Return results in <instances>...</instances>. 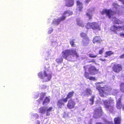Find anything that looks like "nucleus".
I'll return each mask as SVG.
<instances>
[{"mask_svg": "<svg viewBox=\"0 0 124 124\" xmlns=\"http://www.w3.org/2000/svg\"><path fill=\"white\" fill-rule=\"evenodd\" d=\"M122 108L123 110H124V104L122 107Z\"/></svg>", "mask_w": 124, "mask_h": 124, "instance_id": "obj_45", "label": "nucleus"}, {"mask_svg": "<svg viewBox=\"0 0 124 124\" xmlns=\"http://www.w3.org/2000/svg\"><path fill=\"white\" fill-rule=\"evenodd\" d=\"M65 6L68 7H70L73 6L74 3V0H65Z\"/></svg>", "mask_w": 124, "mask_h": 124, "instance_id": "obj_15", "label": "nucleus"}, {"mask_svg": "<svg viewBox=\"0 0 124 124\" xmlns=\"http://www.w3.org/2000/svg\"><path fill=\"white\" fill-rule=\"evenodd\" d=\"M91 0H85V2L87 3H88Z\"/></svg>", "mask_w": 124, "mask_h": 124, "instance_id": "obj_40", "label": "nucleus"}, {"mask_svg": "<svg viewBox=\"0 0 124 124\" xmlns=\"http://www.w3.org/2000/svg\"><path fill=\"white\" fill-rule=\"evenodd\" d=\"M94 98V96L92 95V96L91 98L89 99V101L90 102L89 104L91 105H93V104Z\"/></svg>", "mask_w": 124, "mask_h": 124, "instance_id": "obj_24", "label": "nucleus"}, {"mask_svg": "<svg viewBox=\"0 0 124 124\" xmlns=\"http://www.w3.org/2000/svg\"><path fill=\"white\" fill-rule=\"evenodd\" d=\"M104 48H103L100 50L99 52V54H101L103 52V50H104Z\"/></svg>", "mask_w": 124, "mask_h": 124, "instance_id": "obj_36", "label": "nucleus"}, {"mask_svg": "<svg viewBox=\"0 0 124 124\" xmlns=\"http://www.w3.org/2000/svg\"><path fill=\"white\" fill-rule=\"evenodd\" d=\"M121 120V117L120 116L115 118L114 119L115 124H120Z\"/></svg>", "mask_w": 124, "mask_h": 124, "instance_id": "obj_18", "label": "nucleus"}, {"mask_svg": "<svg viewBox=\"0 0 124 124\" xmlns=\"http://www.w3.org/2000/svg\"><path fill=\"white\" fill-rule=\"evenodd\" d=\"M77 23L78 25L79 26L83 27L84 26V23L82 22L78 21H77Z\"/></svg>", "mask_w": 124, "mask_h": 124, "instance_id": "obj_31", "label": "nucleus"}, {"mask_svg": "<svg viewBox=\"0 0 124 124\" xmlns=\"http://www.w3.org/2000/svg\"><path fill=\"white\" fill-rule=\"evenodd\" d=\"M88 71L90 74L92 75H94L99 72V70L97 69L93 66H92L89 68Z\"/></svg>", "mask_w": 124, "mask_h": 124, "instance_id": "obj_12", "label": "nucleus"}, {"mask_svg": "<svg viewBox=\"0 0 124 124\" xmlns=\"http://www.w3.org/2000/svg\"><path fill=\"white\" fill-rule=\"evenodd\" d=\"M79 8V10L80 11H81L82 10V9L83 8V7L82 6V5L79 6L78 7Z\"/></svg>", "mask_w": 124, "mask_h": 124, "instance_id": "obj_37", "label": "nucleus"}, {"mask_svg": "<svg viewBox=\"0 0 124 124\" xmlns=\"http://www.w3.org/2000/svg\"><path fill=\"white\" fill-rule=\"evenodd\" d=\"M62 54L63 58L66 59L70 55H71L73 57L75 56L76 58L79 57V54L76 49L73 48L65 50L62 51Z\"/></svg>", "mask_w": 124, "mask_h": 124, "instance_id": "obj_1", "label": "nucleus"}, {"mask_svg": "<svg viewBox=\"0 0 124 124\" xmlns=\"http://www.w3.org/2000/svg\"><path fill=\"white\" fill-rule=\"evenodd\" d=\"M114 54V52L111 51H106L105 52L106 55L105 56V57H107L108 56H110Z\"/></svg>", "mask_w": 124, "mask_h": 124, "instance_id": "obj_21", "label": "nucleus"}, {"mask_svg": "<svg viewBox=\"0 0 124 124\" xmlns=\"http://www.w3.org/2000/svg\"><path fill=\"white\" fill-rule=\"evenodd\" d=\"M72 14L73 12L72 11L69 10L65 11L63 13L62 16L61 17L57 19H54L53 23L54 24H58L60 22L64 20L67 16H69Z\"/></svg>", "mask_w": 124, "mask_h": 124, "instance_id": "obj_5", "label": "nucleus"}, {"mask_svg": "<svg viewBox=\"0 0 124 124\" xmlns=\"http://www.w3.org/2000/svg\"><path fill=\"white\" fill-rule=\"evenodd\" d=\"M110 123L111 124H113L112 122H111Z\"/></svg>", "mask_w": 124, "mask_h": 124, "instance_id": "obj_47", "label": "nucleus"}, {"mask_svg": "<svg viewBox=\"0 0 124 124\" xmlns=\"http://www.w3.org/2000/svg\"><path fill=\"white\" fill-rule=\"evenodd\" d=\"M88 65H86V66H84V70H86V69H87V66Z\"/></svg>", "mask_w": 124, "mask_h": 124, "instance_id": "obj_42", "label": "nucleus"}, {"mask_svg": "<svg viewBox=\"0 0 124 124\" xmlns=\"http://www.w3.org/2000/svg\"><path fill=\"white\" fill-rule=\"evenodd\" d=\"M53 108L52 107H49V108L47 109L46 110V116H49L50 115V113L49 112L52 110Z\"/></svg>", "mask_w": 124, "mask_h": 124, "instance_id": "obj_25", "label": "nucleus"}, {"mask_svg": "<svg viewBox=\"0 0 124 124\" xmlns=\"http://www.w3.org/2000/svg\"><path fill=\"white\" fill-rule=\"evenodd\" d=\"M84 76L87 79H88L90 77L89 74L86 71L85 72L84 74Z\"/></svg>", "mask_w": 124, "mask_h": 124, "instance_id": "obj_30", "label": "nucleus"}, {"mask_svg": "<svg viewBox=\"0 0 124 124\" xmlns=\"http://www.w3.org/2000/svg\"><path fill=\"white\" fill-rule=\"evenodd\" d=\"M77 5L78 6H80L82 5V3L79 0L77 1Z\"/></svg>", "mask_w": 124, "mask_h": 124, "instance_id": "obj_35", "label": "nucleus"}, {"mask_svg": "<svg viewBox=\"0 0 124 124\" xmlns=\"http://www.w3.org/2000/svg\"><path fill=\"white\" fill-rule=\"evenodd\" d=\"M112 69L114 72L118 73L122 70V66L121 64L114 63L112 67Z\"/></svg>", "mask_w": 124, "mask_h": 124, "instance_id": "obj_9", "label": "nucleus"}, {"mask_svg": "<svg viewBox=\"0 0 124 124\" xmlns=\"http://www.w3.org/2000/svg\"><path fill=\"white\" fill-rule=\"evenodd\" d=\"M85 27L88 29L91 28L93 30L99 31L101 30L100 26L96 22L88 23L86 25Z\"/></svg>", "mask_w": 124, "mask_h": 124, "instance_id": "obj_7", "label": "nucleus"}, {"mask_svg": "<svg viewBox=\"0 0 124 124\" xmlns=\"http://www.w3.org/2000/svg\"><path fill=\"white\" fill-rule=\"evenodd\" d=\"M104 108L110 113L113 112L114 109V105H110V104H114V100L112 99H110L108 100H106L103 101Z\"/></svg>", "mask_w": 124, "mask_h": 124, "instance_id": "obj_4", "label": "nucleus"}, {"mask_svg": "<svg viewBox=\"0 0 124 124\" xmlns=\"http://www.w3.org/2000/svg\"><path fill=\"white\" fill-rule=\"evenodd\" d=\"M50 101V99L47 97H46L44 100L42 104L44 105L45 104L48 103Z\"/></svg>", "mask_w": 124, "mask_h": 124, "instance_id": "obj_23", "label": "nucleus"}, {"mask_svg": "<svg viewBox=\"0 0 124 124\" xmlns=\"http://www.w3.org/2000/svg\"><path fill=\"white\" fill-rule=\"evenodd\" d=\"M80 36L83 39L82 41V44L84 46L88 44L89 41V39L87 37L86 34L83 32H82L80 33Z\"/></svg>", "mask_w": 124, "mask_h": 124, "instance_id": "obj_10", "label": "nucleus"}, {"mask_svg": "<svg viewBox=\"0 0 124 124\" xmlns=\"http://www.w3.org/2000/svg\"><path fill=\"white\" fill-rule=\"evenodd\" d=\"M75 39H73L71 40L70 41V44L71 46L74 47L75 46Z\"/></svg>", "mask_w": 124, "mask_h": 124, "instance_id": "obj_29", "label": "nucleus"}, {"mask_svg": "<svg viewBox=\"0 0 124 124\" xmlns=\"http://www.w3.org/2000/svg\"><path fill=\"white\" fill-rule=\"evenodd\" d=\"M38 124H40V121H38Z\"/></svg>", "mask_w": 124, "mask_h": 124, "instance_id": "obj_46", "label": "nucleus"}, {"mask_svg": "<svg viewBox=\"0 0 124 124\" xmlns=\"http://www.w3.org/2000/svg\"><path fill=\"white\" fill-rule=\"evenodd\" d=\"M93 41L94 43H100L102 41V40L100 36H96L94 37Z\"/></svg>", "mask_w": 124, "mask_h": 124, "instance_id": "obj_16", "label": "nucleus"}, {"mask_svg": "<svg viewBox=\"0 0 124 124\" xmlns=\"http://www.w3.org/2000/svg\"><path fill=\"white\" fill-rule=\"evenodd\" d=\"M46 108L43 107H40L39 109V112L41 114H44L46 111Z\"/></svg>", "mask_w": 124, "mask_h": 124, "instance_id": "obj_20", "label": "nucleus"}, {"mask_svg": "<svg viewBox=\"0 0 124 124\" xmlns=\"http://www.w3.org/2000/svg\"><path fill=\"white\" fill-rule=\"evenodd\" d=\"M96 89L98 90L99 94L101 97H104V94H106L107 92H109L110 91V89L108 87L106 86L101 87L100 85L96 86Z\"/></svg>", "mask_w": 124, "mask_h": 124, "instance_id": "obj_6", "label": "nucleus"}, {"mask_svg": "<svg viewBox=\"0 0 124 124\" xmlns=\"http://www.w3.org/2000/svg\"><path fill=\"white\" fill-rule=\"evenodd\" d=\"M95 62V60H94V59H92L91 60L89 61L88 62Z\"/></svg>", "mask_w": 124, "mask_h": 124, "instance_id": "obj_39", "label": "nucleus"}, {"mask_svg": "<svg viewBox=\"0 0 124 124\" xmlns=\"http://www.w3.org/2000/svg\"><path fill=\"white\" fill-rule=\"evenodd\" d=\"M74 93V91L69 92L67 95L66 97L64 99H62L59 100L57 102V106L59 108H61L62 107V106H64L65 104L63 102H66L68 99H71L73 96Z\"/></svg>", "mask_w": 124, "mask_h": 124, "instance_id": "obj_3", "label": "nucleus"}, {"mask_svg": "<svg viewBox=\"0 0 124 124\" xmlns=\"http://www.w3.org/2000/svg\"><path fill=\"white\" fill-rule=\"evenodd\" d=\"M86 15L88 17L89 20H90L92 18V14L90 12H88L86 13Z\"/></svg>", "mask_w": 124, "mask_h": 124, "instance_id": "obj_28", "label": "nucleus"}, {"mask_svg": "<svg viewBox=\"0 0 124 124\" xmlns=\"http://www.w3.org/2000/svg\"><path fill=\"white\" fill-rule=\"evenodd\" d=\"M123 30H124V25L123 26H116L115 25H113L111 27L110 29L112 31L115 32L116 34L117 33L116 31H121Z\"/></svg>", "mask_w": 124, "mask_h": 124, "instance_id": "obj_13", "label": "nucleus"}, {"mask_svg": "<svg viewBox=\"0 0 124 124\" xmlns=\"http://www.w3.org/2000/svg\"><path fill=\"white\" fill-rule=\"evenodd\" d=\"M120 90L122 92L124 93V83H122L120 84Z\"/></svg>", "mask_w": 124, "mask_h": 124, "instance_id": "obj_27", "label": "nucleus"}, {"mask_svg": "<svg viewBox=\"0 0 124 124\" xmlns=\"http://www.w3.org/2000/svg\"><path fill=\"white\" fill-rule=\"evenodd\" d=\"M76 104L75 101L72 99H70L68 101L67 106L68 109H71L75 108Z\"/></svg>", "mask_w": 124, "mask_h": 124, "instance_id": "obj_14", "label": "nucleus"}, {"mask_svg": "<svg viewBox=\"0 0 124 124\" xmlns=\"http://www.w3.org/2000/svg\"><path fill=\"white\" fill-rule=\"evenodd\" d=\"M89 57L90 58H95L97 57L96 55H94L93 54H89Z\"/></svg>", "mask_w": 124, "mask_h": 124, "instance_id": "obj_33", "label": "nucleus"}, {"mask_svg": "<svg viewBox=\"0 0 124 124\" xmlns=\"http://www.w3.org/2000/svg\"><path fill=\"white\" fill-rule=\"evenodd\" d=\"M119 1H122L123 2V4H124V0H119Z\"/></svg>", "mask_w": 124, "mask_h": 124, "instance_id": "obj_44", "label": "nucleus"}, {"mask_svg": "<svg viewBox=\"0 0 124 124\" xmlns=\"http://www.w3.org/2000/svg\"><path fill=\"white\" fill-rule=\"evenodd\" d=\"M38 77L41 79H44L43 82H47L50 80L52 77V73L48 70L43 71V74L41 72L38 73Z\"/></svg>", "mask_w": 124, "mask_h": 124, "instance_id": "obj_2", "label": "nucleus"}, {"mask_svg": "<svg viewBox=\"0 0 124 124\" xmlns=\"http://www.w3.org/2000/svg\"><path fill=\"white\" fill-rule=\"evenodd\" d=\"M116 8V10L114 12L109 9L108 10L105 9L101 11V13L102 15L106 13V15L108 16V18H110L111 17V16L113 15V14H116L117 12L118 11V10L117 9V8Z\"/></svg>", "mask_w": 124, "mask_h": 124, "instance_id": "obj_8", "label": "nucleus"}, {"mask_svg": "<svg viewBox=\"0 0 124 124\" xmlns=\"http://www.w3.org/2000/svg\"><path fill=\"white\" fill-rule=\"evenodd\" d=\"M63 59L62 57H59L56 59V62L58 64H61L62 63Z\"/></svg>", "mask_w": 124, "mask_h": 124, "instance_id": "obj_22", "label": "nucleus"}, {"mask_svg": "<svg viewBox=\"0 0 124 124\" xmlns=\"http://www.w3.org/2000/svg\"><path fill=\"white\" fill-rule=\"evenodd\" d=\"M115 22L116 24H119L122 23L121 21L118 19H116L115 20Z\"/></svg>", "mask_w": 124, "mask_h": 124, "instance_id": "obj_32", "label": "nucleus"}, {"mask_svg": "<svg viewBox=\"0 0 124 124\" xmlns=\"http://www.w3.org/2000/svg\"><path fill=\"white\" fill-rule=\"evenodd\" d=\"M90 80H96V79L94 77H90L88 79Z\"/></svg>", "mask_w": 124, "mask_h": 124, "instance_id": "obj_34", "label": "nucleus"}, {"mask_svg": "<svg viewBox=\"0 0 124 124\" xmlns=\"http://www.w3.org/2000/svg\"><path fill=\"white\" fill-rule=\"evenodd\" d=\"M53 31V30L52 29L51 30H49V31L48 32H49V33H50L51 32H52Z\"/></svg>", "mask_w": 124, "mask_h": 124, "instance_id": "obj_43", "label": "nucleus"}, {"mask_svg": "<svg viewBox=\"0 0 124 124\" xmlns=\"http://www.w3.org/2000/svg\"><path fill=\"white\" fill-rule=\"evenodd\" d=\"M84 92L86 95L88 96L92 94V91L90 88H87L85 90Z\"/></svg>", "mask_w": 124, "mask_h": 124, "instance_id": "obj_17", "label": "nucleus"}, {"mask_svg": "<svg viewBox=\"0 0 124 124\" xmlns=\"http://www.w3.org/2000/svg\"><path fill=\"white\" fill-rule=\"evenodd\" d=\"M102 114V111L101 108H97L94 110L93 117L95 118H98L101 116Z\"/></svg>", "mask_w": 124, "mask_h": 124, "instance_id": "obj_11", "label": "nucleus"}, {"mask_svg": "<svg viewBox=\"0 0 124 124\" xmlns=\"http://www.w3.org/2000/svg\"><path fill=\"white\" fill-rule=\"evenodd\" d=\"M46 94L45 93H41L40 96L38 100V101L39 102L40 101L42 100L44 96H45Z\"/></svg>", "mask_w": 124, "mask_h": 124, "instance_id": "obj_26", "label": "nucleus"}, {"mask_svg": "<svg viewBox=\"0 0 124 124\" xmlns=\"http://www.w3.org/2000/svg\"><path fill=\"white\" fill-rule=\"evenodd\" d=\"M121 98H119L118 100L116 102V107L117 108L119 109H121L122 105L121 104Z\"/></svg>", "mask_w": 124, "mask_h": 124, "instance_id": "obj_19", "label": "nucleus"}, {"mask_svg": "<svg viewBox=\"0 0 124 124\" xmlns=\"http://www.w3.org/2000/svg\"><path fill=\"white\" fill-rule=\"evenodd\" d=\"M119 35L120 36H123L124 38V33H120L119 34Z\"/></svg>", "mask_w": 124, "mask_h": 124, "instance_id": "obj_41", "label": "nucleus"}, {"mask_svg": "<svg viewBox=\"0 0 124 124\" xmlns=\"http://www.w3.org/2000/svg\"><path fill=\"white\" fill-rule=\"evenodd\" d=\"M119 58L120 59H124V53L120 55L119 56Z\"/></svg>", "mask_w": 124, "mask_h": 124, "instance_id": "obj_38", "label": "nucleus"}]
</instances>
